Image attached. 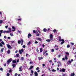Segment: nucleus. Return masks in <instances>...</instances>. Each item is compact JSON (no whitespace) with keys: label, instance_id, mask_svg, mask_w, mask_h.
Wrapping results in <instances>:
<instances>
[{"label":"nucleus","instance_id":"nucleus-17","mask_svg":"<svg viewBox=\"0 0 76 76\" xmlns=\"http://www.w3.org/2000/svg\"><path fill=\"white\" fill-rule=\"evenodd\" d=\"M8 29L9 31V32H11V30H12V28H8Z\"/></svg>","mask_w":76,"mask_h":76},{"label":"nucleus","instance_id":"nucleus-48","mask_svg":"<svg viewBox=\"0 0 76 76\" xmlns=\"http://www.w3.org/2000/svg\"><path fill=\"white\" fill-rule=\"evenodd\" d=\"M23 48H25V47H26V46H25V45H23Z\"/></svg>","mask_w":76,"mask_h":76},{"label":"nucleus","instance_id":"nucleus-40","mask_svg":"<svg viewBox=\"0 0 76 76\" xmlns=\"http://www.w3.org/2000/svg\"><path fill=\"white\" fill-rule=\"evenodd\" d=\"M18 73H16L15 74V76H18Z\"/></svg>","mask_w":76,"mask_h":76},{"label":"nucleus","instance_id":"nucleus-59","mask_svg":"<svg viewBox=\"0 0 76 76\" xmlns=\"http://www.w3.org/2000/svg\"><path fill=\"white\" fill-rule=\"evenodd\" d=\"M19 59L17 60V63H18V62H19Z\"/></svg>","mask_w":76,"mask_h":76},{"label":"nucleus","instance_id":"nucleus-22","mask_svg":"<svg viewBox=\"0 0 76 76\" xmlns=\"http://www.w3.org/2000/svg\"><path fill=\"white\" fill-rule=\"evenodd\" d=\"M46 41H47V42H50V41H51V39H47Z\"/></svg>","mask_w":76,"mask_h":76},{"label":"nucleus","instance_id":"nucleus-26","mask_svg":"<svg viewBox=\"0 0 76 76\" xmlns=\"http://www.w3.org/2000/svg\"><path fill=\"white\" fill-rule=\"evenodd\" d=\"M2 16V12H1L0 11V16Z\"/></svg>","mask_w":76,"mask_h":76},{"label":"nucleus","instance_id":"nucleus-12","mask_svg":"<svg viewBox=\"0 0 76 76\" xmlns=\"http://www.w3.org/2000/svg\"><path fill=\"white\" fill-rule=\"evenodd\" d=\"M38 58L39 59V60H42L43 59V58L42 57H38Z\"/></svg>","mask_w":76,"mask_h":76},{"label":"nucleus","instance_id":"nucleus-43","mask_svg":"<svg viewBox=\"0 0 76 76\" xmlns=\"http://www.w3.org/2000/svg\"><path fill=\"white\" fill-rule=\"evenodd\" d=\"M66 55H69V53L68 52H66Z\"/></svg>","mask_w":76,"mask_h":76},{"label":"nucleus","instance_id":"nucleus-11","mask_svg":"<svg viewBox=\"0 0 76 76\" xmlns=\"http://www.w3.org/2000/svg\"><path fill=\"white\" fill-rule=\"evenodd\" d=\"M34 73L35 76H38V74L37 73V72L36 71Z\"/></svg>","mask_w":76,"mask_h":76},{"label":"nucleus","instance_id":"nucleus-8","mask_svg":"<svg viewBox=\"0 0 76 76\" xmlns=\"http://www.w3.org/2000/svg\"><path fill=\"white\" fill-rule=\"evenodd\" d=\"M58 41H59V42H61V39H61V36H59L58 38Z\"/></svg>","mask_w":76,"mask_h":76},{"label":"nucleus","instance_id":"nucleus-9","mask_svg":"<svg viewBox=\"0 0 76 76\" xmlns=\"http://www.w3.org/2000/svg\"><path fill=\"white\" fill-rule=\"evenodd\" d=\"M22 66H21L20 67L19 70V71L20 72H22Z\"/></svg>","mask_w":76,"mask_h":76},{"label":"nucleus","instance_id":"nucleus-45","mask_svg":"<svg viewBox=\"0 0 76 76\" xmlns=\"http://www.w3.org/2000/svg\"><path fill=\"white\" fill-rule=\"evenodd\" d=\"M68 62L69 63V64H71V61H68Z\"/></svg>","mask_w":76,"mask_h":76},{"label":"nucleus","instance_id":"nucleus-29","mask_svg":"<svg viewBox=\"0 0 76 76\" xmlns=\"http://www.w3.org/2000/svg\"><path fill=\"white\" fill-rule=\"evenodd\" d=\"M36 32H37V31H35V30H33V33L34 34H36Z\"/></svg>","mask_w":76,"mask_h":76},{"label":"nucleus","instance_id":"nucleus-47","mask_svg":"<svg viewBox=\"0 0 76 76\" xmlns=\"http://www.w3.org/2000/svg\"><path fill=\"white\" fill-rule=\"evenodd\" d=\"M4 67H6V63H5L4 64Z\"/></svg>","mask_w":76,"mask_h":76},{"label":"nucleus","instance_id":"nucleus-39","mask_svg":"<svg viewBox=\"0 0 76 76\" xmlns=\"http://www.w3.org/2000/svg\"><path fill=\"white\" fill-rule=\"evenodd\" d=\"M39 34H36V36H37V37H39Z\"/></svg>","mask_w":76,"mask_h":76},{"label":"nucleus","instance_id":"nucleus-36","mask_svg":"<svg viewBox=\"0 0 76 76\" xmlns=\"http://www.w3.org/2000/svg\"><path fill=\"white\" fill-rule=\"evenodd\" d=\"M67 48H70V45H68L67 46Z\"/></svg>","mask_w":76,"mask_h":76},{"label":"nucleus","instance_id":"nucleus-24","mask_svg":"<svg viewBox=\"0 0 76 76\" xmlns=\"http://www.w3.org/2000/svg\"><path fill=\"white\" fill-rule=\"evenodd\" d=\"M1 43L3 45H4V42L2 41V42H1Z\"/></svg>","mask_w":76,"mask_h":76},{"label":"nucleus","instance_id":"nucleus-30","mask_svg":"<svg viewBox=\"0 0 76 76\" xmlns=\"http://www.w3.org/2000/svg\"><path fill=\"white\" fill-rule=\"evenodd\" d=\"M12 72V69H10L9 70V73H11Z\"/></svg>","mask_w":76,"mask_h":76},{"label":"nucleus","instance_id":"nucleus-35","mask_svg":"<svg viewBox=\"0 0 76 76\" xmlns=\"http://www.w3.org/2000/svg\"><path fill=\"white\" fill-rule=\"evenodd\" d=\"M23 59H24L23 57H21V60H22V61H23Z\"/></svg>","mask_w":76,"mask_h":76},{"label":"nucleus","instance_id":"nucleus-56","mask_svg":"<svg viewBox=\"0 0 76 76\" xmlns=\"http://www.w3.org/2000/svg\"><path fill=\"white\" fill-rule=\"evenodd\" d=\"M71 45H74V43L71 42Z\"/></svg>","mask_w":76,"mask_h":76},{"label":"nucleus","instance_id":"nucleus-19","mask_svg":"<svg viewBox=\"0 0 76 76\" xmlns=\"http://www.w3.org/2000/svg\"><path fill=\"white\" fill-rule=\"evenodd\" d=\"M47 29L45 28L43 29V31L44 32H47Z\"/></svg>","mask_w":76,"mask_h":76},{"label":"nucleus","instance_id":"nucleus-62","mask_svg":"<svg viewBox=\"0 0 76 76\" xmlns=\"http://www.w3.org/2000/svg\"><path fill=\"white\" fill-rule=\"evenodd\" d=\"M9 31H6V32L7 33H9Z\"/></svg>","mask_w":76,"mask_h":76},{"label":"nucleus","instance_id":"nucleus-3","mask_svg":"<svg viewBox=\"0 0 76 76\" xmlns=\"http://www.w3.org/2000/svg\"><path fill=\"white\" fill-rule=\"evenodd\" d=\"M12 61V58H10L7 61V62L8 63H10Z\"/></svg>","mask_w":76,"mask_h":76},{"label":"nucleus","instance_id":"nucleus-1","mask_svg":"<svg viewBox=\"0 0 76 76\" xmlns=\"http://www.w3.org/2000/svg\"><path fill=\"white\" fill-rule=\"evenodd\" d=\"M50 38L51 41H53V35L52 34L50 35Z\"/></svg>","mask_w":76,"mask_h":76},{"label":"nucleus","instance_id":"nucleus-64","mask_svg":"<svg viewBox=\"0 0 76 76\" xmlns=\"http://www.w3.org/2000/svg\"><path fill=\"white\" fill-rule=\"evenodd\" d=\"M73 61V59H72L71 60V62H72V61Z\"/></svg>","mask_w":76,"mask_h":76},{"label":"nucleus","instance_id":"nucleus-50","mask_svg":"<svg viewBox=\"0 0 76 76\" xmlns=\"http://www.w3.org/2000/svg\"><path fill=\"white\" fill-rule=\"evenodd\" d=\"M3 22V21L2 20H0V23H1Z\"/></svg>","mask_w":76,"mask_h":76},{"label":"nucleus","instance_id":"nucleus-18","mask_svg":"<svg viewBox=\"0 0 76 76\" xmlns=\"http://www.w3.org/2000/svg\"><path fill=\"white\" fill-rule=\"evenodd\" d=\"M16 63V60H14L12 61L13 63Z\"/></svg>","mask_w":76,"mask_h":76},{"label":"nucleus","instance_id":"nucleus-58","mask_svg":"<svg viewBox=\"0 0 76 76\" xmlns=\"http://www.w3.org/2000/svg\"><path fill=\"white\" fill-rule=\"evenodd\" d=\"M0 32H1V33H3V30H0Z\"/></svg>","mask_w":76,"mask_h":76},{"label":"nucleus","instance_id":"nucleus-61","mask_svg":"<svg viewBox=\"0 0 76 76\" xmlns=\"http://www.w3.org/2000/svg\"><path fill=\"white\" fill-rule=\"evenodd\" d=\"M7 39H10V37H7Z\"/></svg>","mask_w":76,"mask_h":76},{"label":"nucleus","instance_id":"nucleus-51","mask_svg":"<svg viewBox=\"0 0 76 76\" xmlns=\"http://www.w3.org/2000/svg\"><path fill=\"white\" fill-rule=\"evenodd\" d=\"M4 38H5V39H6V38H7V37H6V36H4Z\"/></svg>","mask_w":76,"mask_h":76},{"label":"nucleus","instance_id":"nucleus-55","mask_svg":"<svg viewBox=\"0 0 76 76\" xmlns=\"http://www.w3.org/2000/svg\"><path fill=\"white\" fill-rule=\"evenodd\" d=\"M37 53H38V52H39V50L38 49H37Z\"/></svg>","mask_w":76,"mask_h":76},{"label":"nucleus","instance_id":"nucleus-41","mask_svg":"<svg viewBox=\"0 0 76 76\" xmlns=\"http://www.w3.org/2000/svg\"><path fill=\"white\" fill-rule=\"evenodd\" d=\"M12 29H16V28H15V27L12 26Z\"/></svg>","mask_w":76,"mask_h":76},{"label":"nucleus","instance_id":"nucleus-54","mask_svg":"<svg viewBox=\"0 0 76 76\" xmlns=\"http://www.w3.org/2000/svg\"><path fill=\"white\" fill-rule=\"evenodd\" d=\"M11 42H12V43H14V42H15V41H11Z\"/></svg>","mask_w":76,"mask_h":76},{"label":"nucleus","instance_id":"nucleus-32","mask_svg":"<svg viewBox=\"0 0 76 76\" xmlns=\"http://www.w3.org/2000/svg\"><path fill=\"white\" fill-rule=\"evenodd\" d=\"M0 70L1 71H2V72H3V68H0Z\"/></svg>","mask_w":76,"mask_h":76},{"label":"nucleus","instance_id":"nucleus-52","mask_svg":"<svg viewBox=\"0 0 76 76\" xmlns=\"http://www.w3.org/2000/svg\"><path fill=\"white\" fill-rule=\"evenodd\" d=\"M58 63H59V64H61V62H60V61H58Z\"/></svg>","mask_w":76,"mask_h":76},{"label":"nucleus","instance_id":"nucleus-28","mask_svg":"<svg viewBox=\"0 0 76 76\" xmlns=\"http://www.w3.org/2000/svg\"><path fill=\"white\" fill-rule=\"evenodd\" d=\"M16 56L17 57H19V54L18 53L16 55Z\"/></svg>","mask_w":76,"mask_h":76},{"label":"nucleus","instance_id":"nucleus-20","mask_svg":"<svg viewBox=\"0 0 76 76\" xmlns=\"http://www.w3.org/2000/svg\"><path fill=\"white\" fill-rule=\"evenodd\" d=\"M65 58L66 60H67L68 59V58L67 57V55L65 56Z\"/></svg>","mask_w":76,"mask_h":76},{"label":"nucleus","instance_id":"nucleus-49","mask_svg":"<svg viewBox=\"0 0 76 76\" xmlns=\"http://www.w3.org/2000/svg\"><path fill=\"white\" fill-rule=\"evenodd\" d=\"M0 47H3V45L1 43H0Z\"/></svg>","mask_w":76,"mask_h":76},{"label":"nucleus","instance_id":"nucleus-25","mask_svg":"<svg viewBox=\"0 0 76 76\" xmlns=\"http://www.w3.org/2000/svg\"><path fill=\"white\" fill-rule=\"evenodd\" d=\"M31 42H29L27 44L28 45H30V44H31Z\"/></svg>","mask_w":76,"mask_h":76},{"label":"nucleus","instance_id":"nucleus-2","mask_svg":"<svg viewBox=\"0 0 76 76\" xmlns=\"http://www.w3.org/2000/svg\"><path fill=\"white\" fill-rule=\"evenodd\" d=\"M19 51L20 54H22V52H23V49H22L21 50H19Z\"/></svg>","mask_w":76,"mask_h":76},{"label":"nucleus","instance_id":"nucleus-38","mask_svg":"<svg viewBox=\"0 0 76 76\" xmlns=\"http://www.w3.org/2000/svg\"><path fill=\"white\" fill-rule=\"evenodd\" d=\"M10 35H11V36H12H12H13V34H12V33H10Z\"/></svg>","mask_w":76,"mask_h":76},{"label":"nucleus","instance_id":"nucleus-37","mask_svg":"<svg viewBox=\"0 0 76 76\" xmlns=\"http://www.w3.org/2000/svg\"><path fill=\"white\" fill-rule=\"evenodd\" d=\"M31 74H33L34 73V71L32 70H31Z\"/></svg>","mask_w":76,"mask_h":76},{"label":"nucleus","instance_id":"nucleus-13","mask_svg":"<svg viewBox=\"0 0 76 76\" xmlns=\"http://www.w3.org/2000/svg\"><path fill=\"white\" fill-rule=\"evenodd\" d=\"M18 43L19 44H20L21 43V40L20 41V40H18Z\"/></svg>","mask_w":76,"mask_h":76},{"label":"nucleus","instance_id":"nucleus-63","mask_svg":"<svg viewBox=\"0 0 76 76\" xmlns=\"http://www.w3.org/2000/svg\"><path fill=\"white\" fill-rule=\"evenodd\" d=\"M35 44H38V42L37 41H36L35 42Z\"/></svg>","mask_w":76,"mask_h":76},{"label":"nucleus","instance_id":"nucleus-27","mask_svg":"<svg viewBox=\"0 0 76 76\" xmlns=\"http://www.w3.org/2000/svg\"><path fill=\"white\" fill-rule=\"evenodd\" d=\"M57 31V30L56 29H54L53 30V32L54 33H56V32Z\"/></svg>","mask_w":76,"mask_h":76},{"label":"nucleus","instance_id":"nucleus-34","mask_svg":"<svg viewBox=\"0 0 76 76\" xmlns=\"http://www.w3.org/2000/svg\"><path fill=\"white\" fill-rule=\"evenodd\" d=\"M3 50H4V49L1 48V52H3Z\"/></svg>","mask_w":76,"mask_h":76},{"label":"nucleus","instance_id":"nucleus-57","mask_svg":"<svg viewBox=\"0 0 76 76\" xmlns=\"http://www.w3.org/2000/svg\"><path fill=\"white\" fill-rule=\"evenodd\" d=\"M45 64H42V66H43V67H44V66H45Z\"/></svg>","mask_w":76,"mask_h":76},{"label":"nucleus","instance_id":"nucleus-15","mask_svg":"<svg viewBox=\"0 0 76 76\" xmlns=\"http://www.w3.org/2000/svg\"><path fill=\"white\" fill-rule=\"evenodd\" d=\"M75 73L73 72V73H72L71 75V76H75Z\"/></svg>","mask_w":76,"mask_h":76},{"label":"nucleus","instance_id":"nucleus-23","mask_svg":"<svg viewBox=\"0 0 76 76\" xmlns=\"http://www.w3.org/2000/svg\"><path fill=\"white\" fill-rule=\"evenodd\" d=\"M12 66L13 67V68H15V64H12Z\"/></svg>","mask_w":76,"mask_h":76},{"label":"nucleus","instance_id":"nucleus-53","mask_svg":"<svg viewBox=\"0 0 76 76\" xmlns=\"http://www.w3.org/2000/svg\"><path fill=\"white\" fill-rule=\"evenodd\" d=\"M6 31H3V33H4V34H5L6 33Z\"/></svg>","mask_w":76,"mask_h":76},{"label":"nucleus","instance_id":"nucleus-14","mask_svg":"<svg viewBox=\"0 0 76 76\" xmlns=\"http://www.w3.org/2000/svg\"><path fill=\"white\" fill-rule=\"evenodd\" d=\"M7 54H10V50H8L7 51Z\"/></svg>","mask_w":76,"mask_h":76},{"label":"nucleus","instance_id":"nucleus-46","mask_svg":"<svg viewBox=\"0 0 76 76\" xmlns=\"http://www.w3.org/2000/svg\"><path fill=\"white\" fill-rule=\"evenodd\" d=\"M36 70H39V67H37L36 68Z\"/></svg>","mask_w":76,"mask_h":76},{"label":"nucleus","instance_id":"nucleus-5","mask_svg":"<svg viewBox=\"0 0 76 76\" xmlns=\"http://www.w3.org/2000/svg\"><path fill=\"white\" fill-rule=\"evenodd\" d=\"M37 40H38L39 41H42V39L40 37H37L36 39Z\"/></svg>","mask_w":76,"mask_h":76},{"label":"nucleus","instance_id":"nucleus-7","mask_svg":"<svg viewBox=\"0 0 76 76\" xmlns=\"http://www.w3.org/2000/svg\"><path fill=\"white\" fill-rule=\"evenodd\" d=\"M7 46L8 48H9V49H11V48H12V47H11V46H10V45H7Z\"/></svg>","mask_w":76,"mask_h":76},{"label":"nucleus","instance_id":"nucleus-42","mask_svg":"<svg viewBox=\"0 0 76 76\" xmlns=\"http://www.w3.org/2000/svg\"><path fill=\"white\" fill-rule=\"evenodd\" d=\"M52 72H56V70L55 69H53L52 70Z\"/></svg>","mask_w":76,"mask_h":76},{"label":"nucleus","instance_id":"nucleus-6","mask_svg":"<svg viewBox=\"0 0 76 76\" xmlns=\"http://www.w3.org/2000/svg\"><path fill=\"white\" fill-rule=\"evenodd\" d=\"M20 40L21 42V45H23V40L22 39H21Z\"/></svg>","mask_w":76,"mask_h":76},{"label":"nucleus","instance_id":"nucleus-16","mask_svg":"<svg viewBox=\"0 0 76 76\" xmlns=\"http://www.w3.org/2000/svg\"><path fill=\"white\" fill-rule=\"evenodd\" d=\"M40 53H42V48H40Z\"/></svg>","mask_w":76,"mask_h":76},{"label":"nucleus","instance_id":"nucleus-33","mask_svg":"<svg viewBox=\"0 0 76 76\" xmlns=\"http://www.w3.org/2000/svg\"><path fill=\"white\" fill-rule=\"evenodd\" d=\"M62 71L63 72H65V69H62Z\"/></svg>","mask_w":76,"mask_h":76},{"label":"nucleus","instance_id":"nucleus-10","mask_svg":"<svg viewBox=\"0 0 76 76\" xmlns=\"http://www.w3.org/2000/svg\"><path fill=\"white\" fill-rule=\"evenodd\" d=\"M30 37H32V34H28V38H29Z\"/></svg>","mask_w":76,"mask_h":76},{"label":"nucleus","instance_id":"nucleus-21","mask_svg":"<svg viewBox=\"0 0 76 76\" xmlns=\"http://www.w3.org/2000/svg\"><path fill=\"white\" fill-rule=\"evenodd\" d=\"M33 67H34V66H30L29 69H30V70H31L32 69H33Z\"/></svg>","mask_w":76,"mask_h":76},{"label":"nucleus","instance_id":"nucleus-4","mask_svg":"<svg viewBox=\"0 0 76 76\" xmlns=\"http://www.w3.org/2000/svg\"><path fill=\"white\" fill-rule=\"evenodd\" d=\"M64 39H61V45H63V44H64Z\"/></svg>","mask_w":76,"mask_h":76},{"label":"nucleus","instance_id":"nucleus-31","mask_svg":"<svg viewBox=\"0 0 76 76\" xmlns=\"http://www.w3.org/2000/svg\"><path fill=\"white\" fill-rule=\"evenodd\" d=\"M54 49H52L51 50V52L52 53H53V52H54Z\"/></svg>","mask_w":76,"mask_h":76},{"label":"nucleus","instance_id":"nucleus-44","mask_svg":"<svg viewBox=\"0 0 76 76\" xmlns=\"http://www.w3.org/2000/svg\"><path fill=\"white\" fill-rule=\"evenodd\" d=\"M7 76H10V74H9V73H7Z\"/></svg>","mask_w":76,"mask_h":76},{"label":"nucleus","instance_id":"nucleus-60","mask_svg":"<svg viewBox=\"0 0 76 76\" xmlns=\"http://www.w3.org/2000/svg\"><path fill=\"white\" fill-rule=\"evenodd\" d=\"M55 47L57 48L58 47V46H57V45H55Z\"/></svg>","mask_w":76,"mask_h":76}]
</instances>
